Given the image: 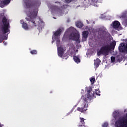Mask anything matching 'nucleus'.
<instances>
[{"mask_svg":"<svg viewBox=\"0 0 127 127\" xmlns=\"http://www.w3.org/2000/svg\"><path fill=\"white\" fill-rule=\"evenodd\" d=\"M10 25L9 24V19L6 18L3 14H1L0 16V43H1L4 38V34L9 32Z\"/></svg>","mask_w":127,"mask_h":127,"instance_id":"1","label":"nucleus"},{"mask_svg":"<svg viewBox=\"0 0 127 127\" xmlns=\"http://www.w3.org/2000/svg\"><path fill=\"white\" fill-rule=\"evenodd\" d=\"M38 10L37 9H34L33 10H29V11L27 12V16L26 18L27 21L31 22L32 23V27H35L37 26L36 25V17H37V13Z\"/></svg>","mask_w":127,"mask_h":127,"instance_id":"2","label":"nucleus"},{"mask_svg":"<svg viewBox=\"0 0 127 127\" xmlns=\"http://www.w3.org/2000/svg\"><path fill=\"white\" fill-rule=\"evenodd\" d=\"M116 127H127V113L125 117L119 118L115 122Z\"/></svg>","mask_w":127,"mask_h":127,"instance_id":"3","label":"nucleus"},{"mask_svg":"<svg viewBox=\"0 0 127 127\" xmlns=\"http://www.w3.org/2000/svg\"><path fill=\"white\" fill-rule=\"evenodd\" d=\"M110 51H111L110 46L106 45L102 46L99 51L97 52V54L98 55V56L102 55H102L107 56V55H109V52H110Z\"/></svg>","mask_w":127,"mask_h":127,"instance_id":"4","label":"nucleus"},{"mask_svg":"<svg viewBox=\"0 0 127 127\" xmlns=\"http://www.w3.org/2000/svg\"><path fill=\"white\" fill-rule=\"evenodd\" d=\"M94 96L95 92L93 91L92 88H90L87 91V96H83L82 99L84 102H87L88 100H91Z\"/></svg>","mask_w":127,"mask_h":127,"instance_id":"5","label":"nucleus"},{"mask_svg":"<svg viewBox=\"0 0 127 127\" xmlns=\"http://www.w3.org/2000/svg\"><path fill=\"white\" fill-rule=\"evenodd\" d=\"M86 102L87 101L83 100V103L80 105V107H78L77 108V111H78V112H80V113H85V112L88 110V105H86Z\"/></svg>","mask_w":127,"mask_h":127,"instance_id":"6","label":"nucleus"},{"mask_svg":"<svg viewBox=\"0 0 127 127\" xmlns=\"http://www.w3.org/2000/svg\"><path fill=\"white\" fill-rule=\"evenodd\" d=\"M69 38L70 40H72L74 41H78L79 38H80V36L77 33L72 32L69 35Z\"/></svg>","mask_w":127,"mask_h":127,"instance_id":"7","label":"nucleus"},{"mask_svg":"<svg viewBox=\"0 0 127 127\" xmlns=\"http://www.w3.org/2000/svg\"><path fill=\"white\" fill-rule=\"evenodd\" d=\"M24 2L28 8H30L32 6H33L36 4V2L33 1V0H25Z\"/></svg>","mask_w":127,"mask_h":127,"instance_id":"8","label":"nucleus"},{"mask_svg":"<svg viewBox=\"0 0 127 127\" xmlns=\"http://www.w3.org/2000/svg\"><path fill=\"white\" fill-rule=\"evenodd\" d=\"M119 50L120 52L127 53V43L126 46L124 43L120 44L119 47Z\"/></svg>","mask_w":127,"mask_h":127,"instance_id":"9","label":"nucleus"},{"mask_svg":"<svg viewBox=\"0 0 127 127\" xmlns=\"http://www.w3.org/2000/svg\"><path fill=\"white\" fill-rule=\"evenodd\" d=\"M11 0H0V7L3 8L5 5L9 4Z\"/></svg>","mask_w":127,"mask_h":127,"instance_id":"10","label":"nucleus"},{"mask_svg":"<svg viewBox=\"0 0 127 127\" xmlns=\"http://www.w3.org/2000/svg\"><path fill=\"white\" fill-rule=\"evenodd\" d=\"M44 26H45V23L42 20H40L38 24V29H39V31H41L44 28Z\"/></svg>","mask_w":127,"mask_h":127,"instance_id":"11","label":"nucleus"},{"mask_svg":"<svg viewBox=\"0 0 127 127\" xmlns=\"http://www.w3.org/2000/svg\"><path fill=\"white\" fill-rule=\"evenodd\" d=\"M64 30V28L61 27L54 33L55 36H60L61 35V33Z\"/></svg>","mask_w":127,"mask_h":127,"instance_id":"12","label":"nucleus"},{"mask_svg":"<svg viewBox=\"0 0 127 127\" xmlns=\"http://www.w3.org/2000/svg\"><path fill=\"white\" fill-rule=\"evenodd\" d=\"M120 25H121V23L118 21H115L113 22V27L115 29L119 28Z\"/></svg>","mask_w":127,"mask_h":127,"instance_id":"13","label":"nucleus"},{"mask_svg":"<svg viewBox=\"0 0 127 127\" xmlns=\"http://www.w3.org/2000/svg\"><path fill=\"white\" fill-rule=\"evenodd\" d=\"M80 123H79L78 127H83L85 125V119L80 117Z\"/></svg>","mask_w":127,"mask_h":127,"instance_id":"14","label":"nucleus"},{"mask_svg":"<svg viewBox=\"0 0 127 127\" xmlns=\"http://www.w3.org/2000/svg\"><path fill=\"white\" fill-rule=\"evenodd\" d=\"M58 54L60 57L63 56V48L60 47L58 49Z\"/></svg>","mask_w":127,"mask_h":127,"instance_id":"15","label":"nucleus"},{"mask_svg":"<svg viewBox=\"0 0 127 127\" xmlns=\"http://www.w3.org/2000/svg\"><path fill=\"white\" fill-rule=\"evenodd\" d=\"M100 63H101V61L100 59L97 58L96 60H94V65L96 68H98L100 66Z\"/></svg>","mask_w":127,"mask_h":127,"instance_id":"16","label":"nucleus"},{"mask_svg":"<svg viewBox=\"0 0 127 127\" xmlns=\"http://www.w3.org/2000/svg\"><path fill=\"white\" fill-rule=\"evenodd\" d=\"M89 35V32L88 31H84L82 32V36L84 39H87Z\"/></svg>","mask_w":127,"mask_h":127,"instance_id":"17","label":"nucleus"},{"mask_svg":"<svg viewBox=\"0 0 127 127\" xmlns=\"http://www.w3.org/2000/svg\"><path fill=\"white\" fill-rule=\"evenodd\" d=\"M116 44H117V42L115 41L110 43L109 46L110 50L112 49L114 50V49H115V47H116Z\"/></svg>","mask_w":127,"mask_h":127,"instance_id":"18","label":"nucleus"},{"mask_svg":"<svg viewBox=\"0 0 127 127\" xmlns=\"http://www.w3.org/2000/svg\"><path fill=\"white\" fill-rule=\"evenodd\" d=\"M73 60L76 63H77V64L81 62V61H80V59L77 56H73Z\"/></svg>","mask_w":127,"mask_h":127,"instance_id":"19","label":"nucleus"},{"mask_svg":"<svg viewBox=\"0 0 127 127\" xmlns=\"http://www.w3.org/2000/svg\"><path fill=\"white\" fill-rule=\"evenodd\" d=\"M76 25L79 28H82L83 27V23H82L81 22H77L76 23Z\"/></svg>","mask_w":127,"mask_h":127,"instance_id":"20","label":"nucleus"},{"mask_svg":"<svg viewBox=\"0 0 127 127\" xmlns=\"http://www.w3.org/2000/svg\"><path fill=\"white\" fill-rule=\"evenodd\" d=\"M22 27L24 29H26V30L28 29V25L26 24V23H25L24 22H23L22 23Z\"/></svg>","mask_w":127,"mask_h":127,"instance_id":"21","label":"nucleus"},{"mask_svg":"<svg viewBox=\"0 0 127 127\" xmlns=\"http://www.w3.org/2000/svg\"><path fill=\"white\" fill-rule=\"evenodd\" d=\"M113 117L115 119V120H117L118 119V117H119V114H118V112L117 111H115L113 113Z\"/></svg>","mask_w":127,"mask_h":127,"instance_id":"22","label":"nucleus"},{"mask_svg":"<svg viewBox=\"0 0 127 127\" xmlns=\"http://www.w3.org/2000/svg\"><path fill=\"white\" fill-rule=\"evenodd\" d=\"M95 77L92 76L90 79V82H91V84H92V85H93V84H94V83H95Z\"/></svg>","mask_w":127,"mask_h":127,"instance_id":"23","label":"nucleus"},{"mask_svg":"<svg viewBox=\"0 0 127 127\" xmlns=\"http://www.w3.org/2000/svg\"><path fill=\"white\" fill-rule=\"evenodd\" d=\"M31 54L32 55H35V54H37V51L36 50H32L30 51Z\"/></svg>","mask_w":127,"mask_h":127,"instance_id":"24","label":"nucleus"},{"mask_svg":"<svg viewBox=\"0 0 127 127\" xmlns=\"http://www.w3.org/2000/svg\"><path fill=\"white\" fill-rule=\"evenodd\" d=\"M95 94L97 95V96H101V91H100L99 90H97Z\"/></svg>","mask_w":127,"mask_h":127,"instance_id":"25","label":"nucleus"},{"mask_svg":"<svg viewBox=\"0 0 127 127\" xmlns=\"http://www.w3.org/2000/svg\"><path fill=\"white\" fill-rule=\"evenodd\" d=\"M111 60L112 62H115V61L116 60V58L115 57H111Z\"/></svg>","mask_w":127,"mask_h":127,"instance_id":"26","label":"nucleus"},{"mask_svg":"<svg viewBox=\"0 0 127 127\" xmlns=\"http://www.w3.org/2000/svg\"><path fill=\"white\" fill-rule=\"evenodd\" d=\"M108 123H105L103 125L102 127H108Z\"/></svg>","mask_w":127,"mask_h":127,"instance_id":"27","label":"nucleus"},{"mask_svg":"<svg viewBox=\"0 0 127 127\" xmlns=\"http://www.w3.org/2000/svg\"><path fill=\"white\" fill-rule=\"evenodd\" d=\"M72 0H65V1L69 3V2H71V1H72Z\"/></svg>","mask_w":127,"mask_h":127,"instance_id":"28","label":"nucleus"},{"mask_svg":"<svg viewBox=\"0 0 127 127\" xmlns=\"http://www.w3.org/2000/svg\"><path fill=\"white\" fill-rule=\"evenodd\" d=\"M4 45H7V42H3Z\"/></svg>","mask_w":127,"mask_h":127,"instance_id":"29","label":"nucleus"},{"mask_svg":"<svg viewBox=\"0 0 127 127\" xmlns=\"http://www.w3.org/2000/svg\"><path fill=\"white\" fill-rule=\"evenodd\" d=\"M3 127V125L0 123V127Z\"/></svg>","mask_w":127,"mask_h":127,"instance_id":"30","label":"nucleus"},{"mask_svg":"<svg viewBox=\"0 0 127 127\" xmlns=\"http://www.w3.org/2000/svg\"><path fill=\"white\" fill-rule=\"evenodd\" d=\"M67 33H68V32H65L64 33V35H66L67 34Z\"/></svg>","mask_w":127,"mask_h":127,"instance_id":"31","label":"nucleus"},{"mask_svg":"<svg viewBox=\"0 0 127 127\" xmlns=\"http://www.w3.org/2000/svg\"><path fill=\"white\" fill-rule=\"evenodd\" d=\"M87 23H89V21H88V20H86Z\"/></svg>","mask_w":127,"mask_h":127,"instance_id":"32","label":"nucleus"},{"mask_svg":"<svg viewBox=\"0 0 127 127\" xmlns=\"http://www.w3.org/2000/svg\"><path fill=\"white\" fill-rule=\"evenodd\" d=\"M74 107H77V105H75Z\"/></svg>","mask_w":127,"mask_h":127,"instance_id":"33","label":"nucleus"},{"mask_svg":"<svg viewBox=\"0 0 127 127\" xmlns=\"http://www.w3.org/2000/svg\"><path fill=\"white\" fill-rule=\"evenodd\" d=\"M55 3H57V2H55Z\"/></svg>","mask_w":127,"mask_h":127,"instance_id":"34","label":"nucleus"},{"mask_svg":"<svg viewBox=\"0 0 127 127\" xmlns=\"http://www.w3.org/2000/svg\"><path fill=\"white\" fill-rule=\"evenodd\" d=\"M123 29V28H122L121 29Z\"/></svg>","mask_w":127,"mask_h":127,"instance_id":"35","label":"nucleus"}]
</instances>
